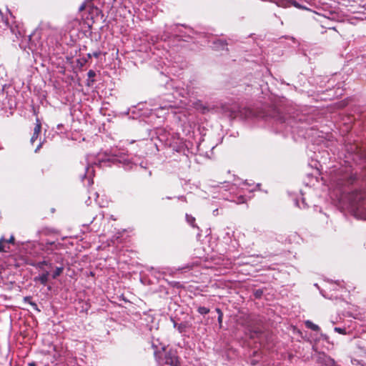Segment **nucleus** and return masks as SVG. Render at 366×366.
Returning <instances> with one entry per match:
<instances>
[{
  "mask_svg": "<svg viewBox=\"0 0 366 366\" xmlns=\"http://www.w3.org/2000/svg\"><path fill=\"white\" fill-rule=\"evenodd\" d=\"M362 366H366V365H362Z\"/></svg>",
  "mask_w": 366,
  "mask_h": 366,
  "instance_id": "473e14b6",
  "label": "nucleus"
},
{
  "mask_svg": "<svg viewBox=\"0 0 366 366\" xmlns=\"http://www.w3.org/2000/svg\"><path fill=\"white\" fill-rule=\"evenodd\" d=\"M54 261L58 263H62L63 257H62L61 254L55 253L54 254Z\"/></svg>",
  "mask_w": 366,
  "mask_h": 366,
  "instance_id": "4468645a",
  "label": "nucleus"
},
{
  "mask_svg": "<svg viewBox=\"0 0 366 366\" xmlns=\"http://www.w3.org/2000/svg\"><path fill=\"white\" fill-rule=\"evenodd\" d=\"M197 311L201 315H207L209 312V309L205 307H199Z\"/></svg>",
  "mask_w": 366,
  "mask_h": 366,
  "instance_id": "ddd939ff",
  "label": "nucleus"
},
{
  "mask_svg": "<svg viewBox=\"0 0 366 366\" xmlns=\"http://www.w3.org/2000/svg\"><path fill=\"white\" fill-rule=\"evenodd\" d=\"M216 311H217L218 315H220L221 314H223L222 312L221 311V310L219 309V308H217Z\"/></svg>",
  "mask_w": 366,
  "mask_h": 366,
  "instance_id": "b1692460",
  "label": "nucleus"
},
{
  "mask_svg": "<svg viewBox=\"0 0 366 366\" xmlns=\"http://www.w3.org/2000/svg\"><path fill=\"white\" fill-rule=\"evenodd\" d=\"M29 305H31V307H33V309H34V310H37V311H40V310H39V309L38 308L37 305H36L35 302H32V301H31V302H29Z\"/></svg>",
  "mask_w": 366,
  "mask_h": 366,
  "instance_id": "a211bd4d",
  "label": "nucleus"
},
{
  "mask_svg": "<svg viewBox=\"0 0 366 366\" xmlns=\"http://www.w3.org/2000/svg\"><path fill=\"white\" fill-rule=\"evenodd\" d=\"M63 270H64L63 266L56 267L54 272H53V274L51 275L52 278L56 279L57 277H59L62 273Z\"/></svg>",
  "mask_w": 366,
  "mask_h": 366,
  "instance_id": "9d476101",
  "label": "nucleus"
},
{
  "mask_svg": "<svg viewBox=\"0 0 366 366\" xmlns=\"http://www.w3.org/2000/svg\"><path fill=\"white\" fill-rule=\"evenodd\" d=\"M41 122L40 120L36 118V125L34 127V132H33V135L31 138V142L33 144L38 138L39 134H40V132H41Z\"/></svg>",
  "mask_w": 366,
  "mask_h": 366,
  "instance_id": "20e7f679",
  "label": "nucleus"
},
{
  "mask_svg": "<svg viewBox=\"0 0 366 366\" xmlns=\"http://www.w3.org/2000/svg\"><path fill=\"white\" fill-rule=\"evenodd\" d=\"M227 44L222 39H217L213 41V48L215 50H224L227 49Z\"/></svg>",
  "mask_w": 366,
  "mask_h": 366,
  "instance_id": "423d86ee",
  "label": "nucleus"
},
{
  "mask_svg": "<svg viewBox=\"0 0 366 366\" xmlns=\"http://www.w3.org/2000/svg\"><path fill=\"white\" fill-rule=\"evenodd\" d=\"M334 330L336 332L342 334V335H346L347 334L345 328H341V327H336L334 328Z\"/></svg>",
  "mask_w": 366,
  "mask_h": 366,
  "instance_id": "dca6fc26",
  "label": "nucleus"
},
{
  "mask_svg": "<svg viewBox=\"0 0 366 366\" xmlns=\"http://www.w3.org/2000/svg\"><path fill=\"white\" fill-rule=\"evenodd\" d=\"M87 75L89 78L94 77L95 76V72L93 70H89Z\"/></svg>",
  "mask_w": 366,
  "mask_h": 366,
  "instance_id": "6ab92c4d",
  "label": "nucleus"
},
{
  "mask_svg": "<svg viewBox=\"0 0 366 366\" xmlns=\"http://www.w3.org/2000/svg\"><path fill=\"white\" fill-rule=\"evenodd\" d=\"M84 9H85V4H82L79 6V11H83Z\"/></svg>",
  "mask_w": 366,
  "mask_h": 366,
  "instance_id": "4be33fe9",
  "label": "nucleus"
},
{
  "mask_svg": "<svg viewBox=\"0 0 366 366\" xmlns=\"http://www.w3.org/2000/svg\"><path fill=\"white\" fill-rule=\"evenodd\" d=\"M222 317H223V314H221L220 315H218V322H219L220 326H221L222 322Z\"/></svg>",
  "mask_w": 366,
  "mask_h": 366,
  "instance_id": "aec40b11",
  "label": "nucleus"
},
{
  "mask_svg": "<svg viewBox=\"0 0 366 366\" xmlns=\"http://www.w3.org/2000/svg\"><path fill=\"white\" fill-rule=\"evenodd\" d=\"M48 244H49L50 246H53L54 244V243H52V242H50V243H49Z\"/></svg>",
  "mask_w": 366,
  "mask_h": 366,
  "instance_id": "7c9ffc66",
  "label": "nucleus"
},
{
  "mask_svg": "<svg viewBox=\"0 0 366 366\" xmlns=\"http://www.w3.org/2000/svg\"><path fill=\"white\" fill-rule=\"evenodd\" d=\"M49 272L44 271L42 274H39L37 277H35L34 281L37 282H39L41 285H46L49 281Z\"/></svg>",
  "mask_w": 366,
  "mask_h": 366,
  "instance_id": "39448f33",
  "label": "nucleus"
},
{
  "mask_svg": "<svg viewBox=\"0 0 366 366\" xmlns=\"http://www.w3.org/2000/svg\"><path fill=\"white\" fill-rule=\"evenodd\" d=\"M159 109H161V110H167V109H168V107L167 106L161 107H159Z\"/></svg>",
  "mask_w": 366,
  "mask_h": 366,
  "instance_id": "a878e982",
  "label": "nucleus"
},
{
  "mask_svg": "<svg viewBox=\"0 0 366 366\" xmlns=\"http://www.w3.org/2000/svg\"><path fill=\"white\" fill-rule=\"evenodd\" d=\"M50 261L51 260H48V261L44 260L41 262H39L36 264H32V265L34 266L37 269L43 270L44 265L48 266L49 268H51L52 267V264L50 262Z\"/></svg>",
  "mask_w": 366,
  "mask_h": 366,
  "instance_id": "6e6552de",
  "label": "nucleus"
},
{
  "mask_svg": "<svg viewBox=\"0 0 366 366\" xmlns=\"http://www.w3.org/2000/svg\"><path fill=\"white\" fill-rule=\"evenodd\" d=\"M29 366H36V364L34 362H30L29 363Z\"/></svg>",
  "mask_w": 366,
  "mask_h": 366,
  "instance_id": "c85d7f7f",
  "label": "nucleus"
},
{
  "mask_svg": "<svg viewBox=\"0 0 366 366\" xmlns=\"http://www.w3.org/2000/svg\"><path fill=\"white\" fill-rule=\"evenodd\" d=\"M6 244H8V243H12L14 244V237L13 235H11L10 237V238L9 239H6V242H4Z\"/></svg>",
  "mask_w": 366,
  "mask_h": 366,
  "instance_id": "f3484780",
  "label": "nucleus"
},
{
  "mask_svg": "<svg viewBox=\"0 0 366 366\" xmlns=\"http://www.w3.org/2000/svg\"><path fill=\"white\" fill-rule=\"evenodd\" d=\"M305 326L307 328H309L313 331H315V332H317L320 330V327L317 325L314 324L310 320L305 321Z\"/></svg>",
  "mask_w": 366,
  "mask_h": 366,
  "instance_id": "1a4fd4ad",
  "label": "nucleus"
},
{
  "mask_svg": "<svg viewBox=\"0 0 366 366\" xmlns=\"http://www.w3.org/2000/svg\"><path fill=\"white\" fill-rule=\"evenodd\" d=\"M261 293H262V292H259V291H257V292H256V294H255V295H256V297H259V296H260V295H261Z\"/></svg>",
  "mask_w": 366,
  "mask_h": 366,
  "instance_id": "bb28decb",
  "label": "nucleus"
},
{
  "mask_svg": "<svg viewBox=\"0 0 366 366\" xmlns=\"http://www.w3.org/2000/svg\"><path fill=\"white\" fill-rule=\"evenodd\" d=\"M0 21H1L5 24V26H9V21H8L7 19L4 17L3 13L1 12V10H0Z\"/></svg>",
  "mask_w": 366,
  "mask_h": 366,
  "instance_id": "2eb2a0df",
  "label": "nucleus"
},
{
  "mask_svg": "<svg viewBox=\"0 0 366 366\" xmlns=\"http://www.w3.org/2000/svg\"><path fill=\"white\" fill-rule=\"evenodd\" d=\"M88 161V165L86 167V172L84 174V175L81 176V180L85 184V181H87V185L91 186L93 184V177L94 176V170L93 168V165H99L102 167V164L103 163H106V161H99L98 163L97 162H89V157H87Z\"/></svg>",
  "mask_w": 366,
  "mask_h": 366,
  "instance_id": "f03ea898",
  "label": "nucleus"
},
{
  "mask_svg": "<svg viewBox=\"0 0 366 366\" xmlns=\"http://www.w3.org/2000/svg\"><path fill=\"white\" fill-rule=\"evenodd\" d=\"M4 242H6V239L1 237L0 239V252H7L6 249V244Z\"/></svg>",
  "mask_w": 366,
  "mask_h": 366,
  "instance_id": "f8f14e48",
  "label": "nucleus"
},
{
  "mask_svg": "<svg viewBox=\"0 0 366 366\" xmlns=\"http://www.w3.org/2000/svg\"><path fill=\"white\" fill-rule=\"evenodd\" d=\"M154 355L159 365H168L170 366H181V362L174 350L166 351L164 347H161L159 350L153 344Z\"/></svg>",
  "mask_w": 366,
  "mask_h": 366,
  "instance_id": "f257e3e1",
  "label": "nucleus"
},
{
  "mask_svg": "<svg viewBox=\"0 0 366 366\" xmlns=\"http://www.w3.org/2000/svg\"><path fill=\"white\" fill-rule=\"evenodd\" d=\"M244 202V198L243 197H239V200L238 201V203H242Z\"/></svg>",
  "mask_w": 366,
  "mask_h": 366,
  "instance_id": "5701e85b",
  "label": "nucleus"
},
{
  "mask_svg": "<svg viewBox=\"0 0 366 366\" xmlns=\"http://www.w3.org/2000/svg\"><path fill=\"white\" fill-rule=\"evenodd\" d=\"M41 147V144H39L37 148L36 149L35 152H37V150Z\"/></svg>",
  "mask_w": 366,
  "mask_h": 366,
  "instance_id": "c756f323",
  "label": "nucleus"
},
{
  "mask_svg": "<svg viewBox=\"0 0 366 366\" xmlns=\"http://www.w3.org/2000/svg\"><path fill=\"white\" fill-rule=\"evenodd\" d=\"M24 300V302H27V303H29V302H31V297H25Z\"/></svg>",
  "mask_w": 366,
  "mask_h": 366,
  "instance_id": "412c9836",
  "label": "nucleus"
},
{
  "mask_svg": "<svg viewBox=\"0 0 366 366\" xmlns=\"http://www.w3.org/2000/svg\"><path fill=\"white\" fill-rule=\"evenodd\" d=\"M185 268H187V269H190V268H191V266L187 265Z\"/></svg>",
  "mask_w": 366,
  "mask_h": 366,
  "instance_id": "2f4dec72",
  "label": "nucleus"
},
{
  "mask_svg": "<svg viewBox=\"0 0 366 366\" xmlns=\"http://www.w3.org/2000/svg\"><path fill=\"white\" fill-rule=\"evenodd\" d=\"M186 220L192 227H197V225L195 224V218L194 217L187 214Z\"/></svg>",
  "mask_w": 366,
  "mask_h": 366,
  "instance_id": "9b49d317",
  "label": "nucleus"
},
{
  "mask_svg": "<svg viewBox=\"0 0 366 366\" xmlns=\"http://www.w3.org/2000/svg\"><path fill=\"white\" fill-rule=\"evenodd\" d=\"M321 362L322 364V366H337V364H336L335 360L332 359V357H330L329 356H326V355H325L322 358Z\"/></svg>",
  "mask_w": 366,
  "mask_h": 366,
  "instance_id": "0eeeda50",
  "label": "nucleus"
},
{
  "mask_svg": "<svg viewBox=\"0 0 366 366\" xmlns=\"http://www.w3.org/2000/svg\"><path fill=\"white\" fill-rule=\"evenodd\" d=\"M93 197H94L95 201H97V198L98 197V194L97 192H94L93 194Z\"/></svg>",
  "mask_w": 366,
  "mask_h": 366,
  "instance_id": "393cba45",
  "label": "nucleus"
},
{
  "mask_svg": "<svg viewBox=\"0 0 366 366\" xmlns=\"http://www.w3.org/2000/svg\"><path fill=\"white\" fill-rule=\"evenodd\" d=\"M235 116H236V115H235L233 112H232V113L229 114V117H232V118L234 117Z\"/></svg>",
  "mask_w": 366,
  "mask_h": 366,
  "instance_id": "cd10ccee",
  "label": "nucleus"
},
{
  "mask_svg": "<svg viewBox=\"0 0 366 366\" xmlns=\"http://www.w3.org/2000/svg\"><path fill=\"white\" fill-rule=\"evenodd\" d=\"M112 161L122 164V167L126 170L132 169L136 166V164L131 160L128 155L122 153L115 154L112 157Z\"/></svg>",
  "mask_w": 366,
  "mask_h": 366,
  "instance_id": "7ed1b4c3",
  "label": "nucleus"
}]
</instances>
